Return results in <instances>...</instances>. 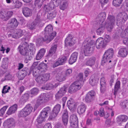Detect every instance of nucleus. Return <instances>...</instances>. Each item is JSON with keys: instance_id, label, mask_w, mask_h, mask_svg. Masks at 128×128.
Listing matches in <instances>:
<instances>
[{"instance_id": "obj_52", "label": "nucleus", "mask_w": 128, "mask_h": 128, "mask_svg": "<svg viewBox=\"0 0 128 128\" xmlns=\"http://www.w3.org/2000/svg\"><path fill=\"white\" fill-rule=\"evenodd\" d=\"M36 80L38 82L40 83H42L44 82H45L42 75L39 76L36 79Z\"/></svg>"}, {"instance_id": "obj_3", "label": "nucleus", "mask_w": 128, "mask_h": 128, "mask_svg": "<svg viewBox=\"0 0 128 128\" xmlns=\"http://www.w3.org/2000/svg\"><path fill=\"white\" fill-rule=\"evenodd\" d=\"M33 108L30 104L27 105L25 107L19 112L18 116L20 117H25L29 115L32 112Z\"/></svg>"}, {"instance_id": "obj_48", "label": "nucleus", "mask_w": 128, "mask_h": 128, "mask_svg": "<svg viewBox=\"0 0 128 128\" xmlns=\"http://www.w3.org/2000/svg\"><path fill=\"white\" fill-rule=\"evenodd\" d=\"M110 59L107 57H106L104 56V54L101 60V64L102 66L104 65V64L108 62Z\"/></svg>"}, {"instance_id": "obj_11", "label": "nucleus", "mask_w": 128, "mask_h": 128, "mask_svg": "<svg viewBox=\"0 0 128 128\" xmlns=\"http://www.w3.org/2000/svg\"><path fill=\"white\" fill-rule=\"evenodd\" d=\"M15 121L13 118H9L5 120L3 124L4 128H10L15 126Z\"/></svg>"}, {"instance_id": "obj_25", "label": "nucleus", "mask_w": 128, "mask_h": 128, "mask_svg": "<svg viewBox=\"0 0 128 128\" xmlns=\"http://www.w3.org/2000/svg\"><path fill=\"white\" fill-rule=\"evenodd\" d=\"M78 56L77 52H74L72 54L69 60V63L70 64H72L76 61Z\"/></svg>"}, {"instance_id": "obj_31", "label": "nucleus", "mask_w": 128, "mask_h": 128, "mask_svg": "<svg viewBox=\"0 0 128 128\" xmlns=\"http://www.w3.org/2000/svg\"><path fill=\"white\" fill-rule=\"evenodd\" d=\"M57 45L56 44H54L51 47L48 54L47 57H50L53 55V54L55 52L57 49Z\"/></svg>"}, {"instance_id": "obj_39", "label": "nucleus", "mask_w": 128, "mask_h": 128, "mask_svg": "<svg viewBox=\"0 0 128 128\" xmlns=\"http://www.w3.org/2000/svg\"><path fill=\"white\" fill-rule=\"evenodd\" d=\"M69 122L70 124L78 123V119L76 116L74 114L71 115L70 118Z\"/></svg>"}, {"instance_id": "obj_54", "label": "nucleus", "mask_w": 128, "mask_h": 128, "mask_svg": "<svg viewBox=\"0 0 128 128\" xmlns=\"http://www.w3.org/2000/svg\"><path fill=\"white\" fill-rule=\"evenodd\" d=\"M40 0H35L34 3V5L38 6V8H41L42 4V2H40Z\"/></svg>"}, {"instance_id": "obj_33", "label": "nucleus", "mask_w": 128, "mask_h": 128, "mask_svg": "<svg viewBox=\"0 0 128 128\" xmlns=\"http://www.w3.org/2000/svg\"><path fill=\"white\" fill-rule=\"evenodd\" d=\"M66 77L64 73H62L58 74L56 76V78L57 80L60 82L63 81L65 80Z\"/></svg>"}, {"instance_id": "obj_16", "label": "nucleus", "mask_w": 128, "mask_h": 128, "mask_svg": "<svg viewBox=\"0 0 128 128\" xmlns=\"http://www.w3.org/2000/svg\"><path fill=\"white\" fill-rule=\"evenodd\" d=\"M62 121L64 125L66 126L68 123V112L67 110H65L63 112L62 116Z\"/></svg>"}, {"instance_id": "obj_27", "label": "nucleus", "mask_w": 128, "mask_h": 128, "mask_svg": "<svg viewBox=\"0 0 128 128\" xmlns=\"http://www.w3.org/2000/svg\"><path fill=\"white\" fill-rule=\"evenodd\" d=\"M86 108V105L82 103L78 106L77 109L78 112L80 114H82L85 112Z\"/></svg>"}, {"instance_id": "obj_61", "label": "nucleus", "mask_w": 128, "mask_h": 128, "mask_svg": "<svg viewBox=\"0 0 128 128\" xmlns=\"http://www.w3.org/2000/svg\"><path fill=\"white\" fill-rule=\"evenodd\" d=\"M8 107L7 106H4L0 110V114L3 115L5 113V111Z\"/></svg>"}, {"instance_id": "obj_47", "label": "nucleus", "mask_w": 128, "mask_h": 128, "mask_svg": "<svg viewBox=\"0 0 128 128\" xmlns=\"http://www.w3.org/2000/svg\"><path fill=\"white\" fill-rule=\"evenodd\" d=\"M29 97V95L28 94L25 93L21 97L20 100L23 102H25L28 100Z\"/></svg>"}, {"instance_id": "obj_1", "label": "nucleus", "mask_w": 128, "mask_h": 128, "mask_svg": "<svg viewBox=\"0 0 128 128\" xmlns=\"http://www.w3.org/2000/svg\"><path fill=\"white\" fill-rule=\"evenodd\" d=\"M50 94L49 93H42L38 96L36 101L37 104L35 105L34 108V110L38 107V106L41 104L42 102H48L50 98Z\"/></svg>"}, {"instance_id": "obj_6", "label": "nucleus", "mask_w": 128, "mask_h": 128, "mask_svg": "<svg viewBox=\"0 0 128 128\" xmlns=\"http://www.w3.org/2000/svg\"><path fill=\"white\" fill-rule=\"evenodd\" d=\"M115 18L114 16L109 15L106 22V25L108 29L111 30L115 25Z\"/></svg>"}, {"instance_id": "obj_30", "label": "nucleus", "mask_w": 128, "mask_h": 128, "mask_svg": "<svg viewBox=\"0 0 128 128\" xmlns=\"http://www.w3.org/2000/svg\"><path fill=\"white\" fill-rule=\"evenodd\" d=\"M114 54L113 49L112 48H110L106 50L104 54L105 56L111 59L113 57Z\"/></svg>"}, {"instance_id": "obj_24", "label": "nucleus", "mask_w": 128, "mask_h": 128, "mask_svg": "<svg viewBox=\"0 0 128 128\" xmlns=\"http://www.w3.org/2000/svg\"><path fill=\"white\" fill-rule=\"evenodd\" d=\"M42 13L40 12H39L37 13L36 18L34 20V21L40 24V27L43 26L44 24V23L42 22L41 19L42 16Z\"/></svg>"}, {"instance_id": "obj_38", "label": "nucleus", "mask_w": 128, "mask_h": 128, "mask_svg": "<svg viewBox=\"0 0 128 128\" xmlns=\"http://www.w3.org/2000/svg\"><path fill=\"white\" fill-rule=\"evenodd\" d=\"M17 109V105L16 104H14L9 108L7 112V113L8 115H10L14 113Z\"/></svg>"}, {"instance_id": "obj_50", "label": "nucleus", "mask_w": 128, "mask_h": 128, "mask_svg": "<svg viewBox=\"0 0 128 128\" xmlns=\"http://www.w3.org/2000/svg\"><path fill=\"white\" fill-rule=\"evenodd\" d=\"M123 0H113V4L116 6H120Z\"/></svg>"}, {"instance_id": "obj_13", "label": "nucleus", "mask_w": 128, "mask_h": 128, "mask_svg": "<svg viewBox=\"0 0 128 128\" xmlns=\"http://www.w3.org/2000/svg\"><path fill=\"white\" fill-rule=\"evenodd\" d=\"M83 48L84 49V52L85 56H88V54H91L93 50L92 47L90 46V45L88 44H83Z\"/></svg>"}, {"instance_id": "obj_45", "label": "nucleus", "mask_w": 128, "mask_h": 128, "mask_svg": "<svg viewBox=\"0 0 128 128\" xmlns=\"http://www.w3.org/2000/svg\"><path fill=\"white\" fill-rule=\"evenodd\" d=\"M27 48L29 50V52L30 51H31L32 54L35 53L36 51V49L34 45L33 44L31 43L30 45H28Z\"/></svg>"}, {"instance_id": "obj_40", "label": "nucleus", "mask_w": 128, "mask_h": 128, "mask_svg": "<svg viewBox=\"0 0 128 128\" xmlns=\"http://www.w3.org/2000/svg\"><path fill=\"white\" fill-rule=\"evenodd\" d=\"M68 5L67 0H62L60 5V9L62 10H64L67 8Z\"/></svg>"}, {"instance_id": "obj_4", "label": "nucleus", "mask_w": 128, "mask_h": 128, "mask_svg": "<svg viewBox=\"0 0 128 128\" xmlns=\"http://www.w3.org/2000/svg\"><path fill=\"white\" fill-rule=\"evenodd\" d=\"M13 14L12 11H6L4 9L0 11V18L4 21H7L12 16Z\"/></svg>"}, {"instance_id": "obj_21", "label": "nucleus", "mask_w": 128, "mask_h": 128, "mask_svg": "<svg viewBox=\"0 0 128 128\" xmlns=\"http://www.w3.org/2000/svg\"><path fill=\"white\" fill-rule=\"evenodd\" d=\"M75 42L73 40V38L72 35L69 34L68 36L66 38L65 40V46L68 45L70 46H71L74 44Z\"/></svg>"}, {"instance_id": "obj_36", "label": "nucleus", "mask_w": 128, "mask_h": 128, "mask_svg": "<svg viewBox=\"0 0 128 128\" xmlns=\"http://www.w3.org/2000/svg\"><path fill=\"white\" fill-rule=\"evenodd\" d=\"M106 17V14L105 12H102L98 14V19L100 22V24H102L105 20Z\"/></svg>"}, {"instance_id": "obj_42", "label": "nucleus", "mask_w": 128, "mask_h": 128, "mask_svg": "<svg viewBox=\"0 0 128 128\" xmlns=\"http://www.w3.org/2000/svg\"><path fill=\"white\" fill-rule=\"evenodd\" d=\"M57 12L56 10H54L52 12H49L47 14V18L49 20L52 19L54 18L56 16Z\"/></svg>"}, {"instance_id": "obj_64", "label": "nucleus", "mask_w": 128, "mask_h": 128, "mask_svg": "<svg viewBox=\"0 0 128 128\" xmlns=\"http://www.w3.org/2000/svg\"><path fill=\"white\" fill-rule=\"evenodd\" d=\"M112 125L110 119H108L106 121L105 123V126L106 127H109Z\"/></svg>"}, {"instance_id": "obj_29", "label": "nucleus", "mask_w": 128, "mask_h": 128, "mask_svg": "<svg viewBox=\"0 0 128 128\" xmlns=\"http://www.w3.org/2000/svg\"><path fill=\"white\" fill-rule=\"evenodd\" d=\"M24 30H22L20 29L18 30L16 32L13 34H10L11 36L14 38H19L23 35L24 34Z\"/></svg>"}, {"instance_id": "obj_10", "label": "nucleus", "mask_w": 128, "mask_h": 128, "mask_svg": "<svg viewBox=\"0 0 128 128\" xmlns=\"http://www.w3.org/2000/svg\"><path fill=\"white\" fill-rule=\"evenodd\" d=\"M96 94L95 92L91 90L86 94L85 98V100L86 102L89 103L92 102L94 99Z\"/></svg>"}, {"instance_id": "obj_34", "label": "nucleus", "mask_w": 128, "mask_h": 128, "mask_svg": "<svg viewBox=\"0 0 128 128\" xmlns=\"http://www.w3.org/2000/svg\"><path fill=\"white\" fill-rule=\"evenodd\" d=\"M47 68L46 64L44 62L40 63L37 67L38 70L41 72H44L46 71Z\"/></svg>"}, {"instance_id": "obj_32", "label": "nucleus", "mask_w": 128, "mask_h": 128, "mask_svg": "<svg viewBox=\"0 0 128 128\" xmlns=\"http://www.w3.org/2000/svg\"><path fill=\"white\" fill-rule=\"evenodd\" d=\"M118 54L121 57L123 58L125 57L128 54L126 49L125 48H120L118 51Z\"/></svg>"}, {"instance_id": "obj_51", "label": "nucleus", "mask_w": 128, "mask_h": 128, "mask_svg": "<svg viewBox=\"0 0 128 128\" xmlns=\"http://www.w3.org/2000/svg\"><path fill=\"white\" fill-rule=\"evenodd\" d=\"M10 89V88L9 86L7 85L5 86H4L2 89V94H5L8 92V90Z\"/></svg>"}, {"instance_id": "obj_23", "label": "nucleus", "mask_w": 128, "mask_h": 128, "mask_svg": "<svg viewBox=\"0 0 128 128\" xmlns=\"http://www.w3.org/2000/svg\"><path fill=\"white\" fill-rule=\"evenodd\" d=\"M67 104L69 109L71 111H73L75 108V102L72 98L68 100Z\"/></svg>"}, {"instance_id": "obj_53", "label": "nucleus", "mask_w": 128, "mask_h": 128, "mask_svg": "<svg viewBox=\"0 0 128 128\" xmlns=\"http://www.w3.org/2000/svg\"><path fill=\"white\" fill-rule=\"evenodd\" d=\"M84 42V44H88V45H90L91 47H92V45L95 44V42L94 40H91L90 41H88L87 38Z\"/></svg>"}, {"instance_id": "obj_9", "label": "nucleus", "mask_w": 128, "mask_h": 128, "mask_svg": "<svg viewBox=\"0 0 128 128\" xmlns=\"http://www.w3.org/2000/svg\"><path fill=\"white\" fill-rule=\"evenodd\" d=\"M19 24V22L15 18L11 19L8 21L7 24V26L9 29L13 28L16 27Z\"/></svg>"}, {"instance_id": "obj_8", "label": "nucleus", "mask_w": 128, "mask_h": 128, "mask_svg": "<svg viewBox=\"0 0 128 128\" xmlns=\"http://www.w3.org/2000/svg\"><path fill=\"white\" fill-rule=\"evenodd\" d=\"M61 108V106L60 104H57L54 108L50 114L49 118L52 119L54 118L58 114Z\"/></svg>"}, {"instance_id": "obj_7", "label": "nucleus", "mask_w": 128, "mask_h": 128, "mask_svg": "<svg viewBox=\"0 0 128 128\" xmlns=\"http://www.w3.org/2000/svg\"><path fill=\"white\" fill-rule=\"evenodd\" d=\"M22 44V45H20L18 47V49L20 54L24 56L28 55L29 52V50L27 48L28 46V44L26 42H24Z\"/></svg>"}, {"instance_id": "obj_22", "label": "nucleus", "mask_w": 128, "mask_h": 128, "mask_svg": "<svg viewBox=\"0 0 128 128\" xmlns=\"http://www.w3.org/2000/svg\"><path fill=\"white\" fill-rule=\"evenodd\" d=\"M26 26L28 28L31 30H33L36 29L37 26L40 27V24L34 20L31 23L28 22Z\"/></svg>"}, {"instance_id": "obj_44", "label": "nucleus", "mask_w": 128, "mask_h": 128, "mask_svg": "<svg viewBox=\"0 0 128 128\" xmlns=\"http://www.w3.org/2000/svg\"><path fill=\"white\" fill-rule=\"evenodd\" d=\"M120 82L118 80L116 83L114 88V94L115 96L117 92L120 88Z\"/></svg>"}, {"instance_id": "obj_19", "label": "nucleus", "mask_w": 128, "mask_h": 128, "mask_svg": "<svg viewBox=\"0 0 128 128\" xmlns=\"http://www.w3.org/2000/svg\"><path fill=\"white\" fill-rule=\"evenodd\" d=\"M58 85V84H56L54 85L48 82L43 85L41 88L44 90H50L56 88Z\"/></svg>"}, {"instance_id": "obj_37", "label": "nucleus", "mask_w": 128, "mask_h": 128, "mask_svg": "<svg viewBox=\"0 0 128 128\" xmlns=\"http://www.w3.org/2000/svg\"><path fill=\"white\" fill-rule=\"evenodd\" d=\"M128 119V117L125 115H121L118 116L117 118L118 122H125Z\"/></svg>"}, {"instance_id": "obj_28", "label": "nucleus", "mask_w": 128, "mask_h": 128, "mask_svg": "<svg viewBox=\"0 0 128 128\" xmlns=\"http://www.w3.org/2000/svg\"><path fill=\"white\" fill-rule=\"evenodd\" d=\"M53 27L52 25L50 24L47 25L44 29V33L46 34L51 35L52 34L55 33L56 34V32H52Z\"/></svg>"}, {"instance_id": "obj_60", "label": "nucleus", "mask_w": 128, "mask_h": 128, "mask_svg": "<svg viewBox=\"0 0 128 128\" xmlns=\"http://www.w3.org/2000/svg\"><path fill=\"white\" fill-rule=\"evenodd\" d=\"M83 74L80 73L79 74L78 77V79H79V81H76V82H79L81 84L80 82H82V80L83 79Z\"/></svg>"}, {"instance_id": "obj_56", "label": "nucleus", "mask_w": 128, "mask_h": 128, "mask_svg": "<svg viewBox=\"0 0 128 128\" xmlns=\"http://www.w3.org/2000/svg\"><path fill=\"white\" fill-rule=\"evenodd\" d=\"M104 40L106 45L108 43L110 42V37L109 35H106L105 36L104 38Z\"/></svg>"}, {"instance_id": "obj_57", "label": "nucleus", "mask_w": 128, "mask_h": 128, "mask_svg": "<svg viewBox=\"0 0 128 128\" xmlns=\"http://www.w3.org/2000/svg\"><path fill=\"white\" fill-rule=\"evenodd\" d=\"M42 76L44 81L46 82L49 79L50 77V74L49 73L45 74H43Z\"/></svg>"}, {"instance_id": "obj_14", "label": "nucleus", "mask_w": 128, "mask_h": 128, "mask_svg": "<svg viewBox=\"0 0 128 128\" xmlns=\"http://www.w3.org/2000/svg\"><path fill=\"white\" fill-rule=\"evenodd\" d=\"M67 89L68 87L66 86H64L63 87L61 88L56 95V98H59L64 95L66 92Z\"/></svg>"}, {"instance_id": "obj_15", "label": "nucleus", "mask_w": 128, "mask_h": 128, "mask_svg": "<svg viewBox=\"0 0 128 128\" xmlns=\"http://www.w3.org/2000/svg\"><path fill=\"white\" fill-rule=\"evenodd\" d=\"M67 60L65 56H63L61 58H58L57 60L53 65V67L54 68L59 65H62L65 63Z\"/></svg>"}, {"instance_id": "obj_55", "label": "nucleus", "mask_w": 128, "mask_h": 128, "mask_svg": "<svg viewBox=\"0 0 128 128\" xmlns=\"http://www.w3.org/2000/svg\"><path fill=\"white\" fill-rule=\"evenodd\" d=\"M14 79V76L12 75L8 74L6 75L5 77V79L4 81L5 80H11ZM4 81V80H3Z\"/></svg>"}, {"instance_id": "obj_35", "label": "nucleus", "mask_w": 128, "mask_h": 128, "mask_svg": "<svg viewBox=\"0 0 128 128\" xmlns=\"http://www.w3.org/2000/svg\"><path fill=\"white\" fill-rule=\"evenodd\" d=\"M45 52V50L44 48L40 49L38 52L36 57V60H39L42 58Z\"/></svg>"}, {"instance_id": "obj_63", "label": "nucleus", "mask_w": 128, "mask_h": 128, "mask_svg": "<svg viewBox=\"0 0 128 128\" xmlns=\"http://www.w3.org/2000/svg\"><path fill=\"white\" fill-rule=\"evenodd\" d=\"M44 119V118L40 116L38 117L36 119V121L38 123L41 124L43 121Z\"/></svg>"}, {"instance_id": "obj_26", "label": "nucleus", "mask_w": 128, "mask_h": 128, "mask_svg": "<svg viewBox=\"0 0 128 128\" xmlns=\"http://www.w3.org/2000/svg\"><path fill=\"white\" fill-rule=\"evenodd\" d=\"M54 2H51L49 4H45L44 6V9L46 12H48L51 10L53 9L55 7L54 4Z\"/></svg>"}, {"instance_id": "obj_59", "label": "nucleus", "mask_w": 128, "mask_h": 128, "mask_svg": "<svg viewBox=\"0 0 128 128\" xmlns=\"http://www.w3.org/2000/svg\"><path fill=\"white\" fill-rule=\"evenodd\" d=\"M72 70L71 69H68L66 70L64 74L67 77L70 76L72 73Z\"/></svg>"}, {"instance_id": "obj_5", "label": "nucleus", "mask_w": 128, "mask_h": 128, "mask_svg": "<svg viewBox=\"0 0 128 128\" xmlns=\"http://www.w3.org/2000/svg\"><path fill=\"white\" fill-rule=\"evenodd\" d=\"M82 85L79 82H75L71 84L68 89V92L72 94L80 89Z\"/></svg>"}, {"instance_id": "obj_58", "label": "nucleus", "mask_w": 128, "mask_h": 128, "mask_svg": "<svg viewBox=\"0 0 128 128\" xmlns=\"http://www.w3.org/2000/svg\"><path fill=\"white\" fill-rule=\"evenodd\" d=\"M120 105L122 108H126L128 109V102H122L120 104Z\"/></svg>"}, {"instance_id": "obj_43", "label": "nucleus", "mask_w": 128, "mask_h": 128, "mask_svg": "<svg viewBox=\"0 0 128 128\" xmlns=\"http://www.w3.org/2000/svg\"><path fill=\"white\" fill-rule=\"evenodd\" d=\"M105 25L104 23L101 24V26L98 29L96 30L97 34L100 35L102 34L104 29Z\"/></svg>"}, {"instance_id": "obj_49", "label": "nucleus", "mask_w": 128, "mask_h": 128, "mask_svg": "<svg viewBox=\"0 0 128 128\" xmlns=\"http://www.w3.org/2000/svg\"><path fill=\"white\" fill-rule=\"evenodd\" d=\"M39 90L37 88H32L30 90V94L34 96H35L38 93Z\"/></svg>"}, {"instance_id": "obj_12", "label": "nucleus", "mask_w": 128, "mask_h": 128, "mask_svg": "<svg viewBox=\"0 0 128 128\" xmlns=\"http://www.w3.org/2000/svg\"><path fill=\"white\" fill-rule=\"evenodd\" d=\"M96 48L98 49L101 48H104L106 46V43L104 41V38L101 37L98 38L96 40Z\"/></svg>"}, {"instance_id": "obj_41", "label": "nucleus", "mask_w": 128, "mask_h": 128, "mask_svg": "<svg viewBox=\"0 0 128 128\" xmlns=\"http://www.w3.org/2000/svg\"><path fill=\"white\" fill-rule=\"evenodd\" d=\"M98 79L95 77H91L89 80L90 84L92 86L96 85L98 82Z\"/></svg>"}, {"instance_id": "obj_18", "label": "nucleus", "mask_w": 128, "mask_h": 128, "mask_svg": "<svg viewBox=\"0 0 128 128\" xmlns=\"http://www.w3.org/2000/svg\"><path fill=\"white\" fill-rule=\"evenodd\" d=\"M96 58L94 57H92L87 58L85 60L86 65L92 67L95 64Z\"/></svg>"}, {"instance_id": "obj_17", "label": "nucleus", "mask_w": 128, "mask_h": 128, "mask_svg": "<svg viewBox=\"0 0 128 128\" xmlns=\"http://www.w3.org/2000/svg\"><path fill=\"white\" fill-rule=\"evenodd\" d=\"M44 36L43 38L44 42H46V43H49L52 40H53L55 36H56V34L55 33L52 34H46L44 33Z\"/></svg>"}, {"instance_id": "obj_46", "label": "nucleus", "mask_w": 128, "mask_h": 128, "mask_svg": "<svg viewBox=\"0 0 128 128\" xmlns=\"http://www.w3.org/2000/svg\"><path fill=\"white\" fill-rule=\"evenodd\" d=\"M8 58H3L2 67L4 69H6L8 67Z\"/></svg>"}, {"instance_id": "obj_20", "label": "nucleus", "mask_w": 128, "mask_h": 128, "mask_svg": "<svg viewBox=\"0 0 128 128\" xmlns=\"http://www.w3.org/2000/svg\"><path fill=\"white\" fill-rule=\"evenodd\" d=\"M22 13L26 17H29L32 15L31 10L28 7H23L22 8Z\"/></svg>"}, {"instance_id": "obj_2", "label": "nucleus", "mask_w": 128, "mask_h": 128, "mask_svg": "<svg viewBox=\"0 0 128 128\" xmlns=\"http://www.w3.org/2000/svg\"><path fill=\"white\" fill-rule=\"evenodd\" d=\"M128 18V15L125 12L119 13L116 17V24L118 26H121Z\"/></svg>"}, {"instance_id": "obj_62", "label": "nucleus", "mask_w": 128, "mask_h": 128, "mask_svg": "<svg viewBox=\"0 0 128 128\" xmlns=\"http://www.w3.org/2000/svg\"><path fill=\"white\" fill-rule=\"evenodd\" d=\"M16 3L15 5V7L16 8H19L21 7L22 6V3L21 2L18 1L16 2H14V4Z\"/></svg>"}]
</instances>
